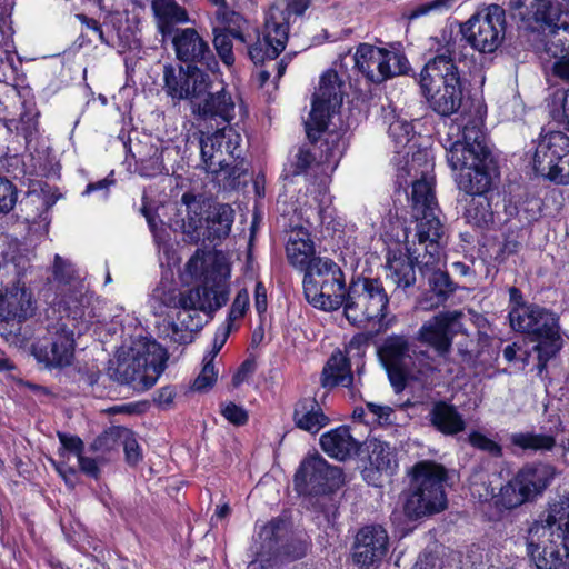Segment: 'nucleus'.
<instances>
[{"instance_id":"obj_1","label":"nucleus","mask_w":569,"mask_h":569,"mask_svg":"<svg viewBox=\"0 0 569 569\" xmlns=\"http://www.w3.org/2000/svg\"><path fill=\"white\" fill-rule=\"evenodd\" d=\"M433 161L429 152L418 150L412 153L410 161L401 168L398 173L399 179L412 177L410 209L411 217L416 221L417 241L423 247L420 271L428 277L436 301L428 303L427 300L420 302L422 309H431L443 303L449 293L453 291L452 283L447 272L443 271L446 259L442 248V238L445 228L438 217L439 207L435 196Z\"/></svg>"},{"instance_id":"obj_2","label":"nucleus","mask_w":569,"mask_h":569,"mask_svg":"<svg viewBox=\"0 0 569 569\" xmlns=\"http://www.w3.org/2000/svg\"><path fill=\"white\" fill-rule=\"evenodd\" d=\"M528 27L547 34L546 53L555 59L550 67L552 74L569 82V24H558L561 11L550 0H509Z\"/></svg>"},{"instance_id":"obj_3","label":"nucleus","mask_w":569,"mask_h":569,"mask_svg":"<svg viewBox=\"0 0 569 569\" xmlns=\"http://www.w3.org/2000/svg\"><path fill=\"white\" fill-rule=\"evenodd\" d=\"M456 43L447 47L430 59L419 74V86L430 108L440 116L448 117L461 107L463 88L453 59Z\"/></svg>"},{"instance_id":"obj_4","label":"nucleus","mask_w":569,"mask_h":569,"mask_svg":"<svg viewBox=\"0 0 569 569\" xmlns=\"http://www.w3.org/2000/svg\"><path fill=\"white\" fill-rule=\"evenodd\" d=\"M167 359L166 349L156 340L142 337L119 353L113 376L121 383L149 389L164 370Z\"/></svg>"},{"instance_id":"obj_5","label":"nucleus","mask_w":569,"mask_h":569,"mask_svg":"<svg viewBox=\"0 0 569 569\" xmlns=\"http://www.w3.org/2000/svg\"><path fill=\"white\" fill-rule=\"evenodd\" d=\"M411 476V488L402 496L403 516L417 520L443 511L447 508L445 468L432 461H421L415 465Z\"/></svg>"},{"instance_id":"obj_6","label":"nucleus","mask_w":569,"mask_h":569,"mask_svg":"<svg viewBox=\"0 0 569 569\" xmlns=\"http://www.w3.org/2000/svg\"><path fill=\"white\" fill-rule=\"evenodd\" d=\"M343 312L347 320L359 328L382 325L386 318L389 297L378 279H353L343 300Z\"/></svg>"},{"instance_id":"obj_7","label":"nucleus","mask_w":569,"mask_h":569,"mask_svg":"<svg viewBox=\"0 0 569 569\" xmlns=\"http://www.w3.org/2000/svg\"><path fill=\"white\" fill-rule=\"evenodd\" d=\"M341 268L329 258H318L303 277V292L315 308L332 311L340 308L347 295Z\"/></svg>"},{"instance_id":"obj_8","label":"nucleus","mask_w":569,"mask_h":569,"mask_svg":"<svg viewBox=\"0 0 569 569\" xmlns=\"http://www.w3.org/2000/svg\"><path fill=\"white\" fill-rule=\"evenodd\" d=\"M37 301L32 290L21 279L1 282L0 335L11 345H22L21 323L33 317Z\"/></svg>"},{"instance_id":"obj_9","label":"nucleus","mask_w":569,"mask_h":569,"mask_svg":"<svg viewBox=\"0 0 569 569\" xmlns=\"http://www.w3.org/2000/svg\"><path fill=\"white\" fill-rule=\"evenodd\" d=\"M531 167L537 176L555 184H569V136L542 130L532 141Z\"/></svg>"},{"instance_id":"obj_10","label":"nucleus","mask_w":569,"mask_h":569,"mask_svg":"<svg viewBox=\"0 0 569 569\" xmlns=\"http://www.w3.org/2000/svg\"><path fill=\"white\" fill-rule=\"evenodd\" d=\"M230 273V268L224 266L221 269L222 279L212 284L207 282L184 292L158 287L153 290L152 298L172 309H192L193 312L213 313L224 306L229 299L230 286L228 280Z\"/></svg>"},{"instance_id":"obj_11","label":"nucleus","mask_w":569,"mask_h":569,"mask_svg":"<svg viewBox=\"0 0 569 569\" xmlns=\"http://www.w3.org/2000/svg\"><path fill=\"white\" fill-rule=\"evenodd\" d=\"M241 136L232 127L201 139V158L204 168L213 174L224 173L228 179H237L246 171L241 159Z\"/></svg>"},{"instance_id":"obj_12","label":"nucleus","mask_w":569,"mask_h":569,"mask_svg":"<svg viewBox=\"0 0 569 569\" xmlns=\"http://www.w3.org/2000/svg\"><path fill=\"white\" fill-rule=\"evenodd\" d=\"M342 82L333 70L321 76L319 87L313 94L309 119L306 121V132L310 140L316 141L319 133L325 132L331 118L342 104Z\"/></svg>"},{"instance_id":"obj_13","label":"nucleus","mask_w":569,"mask_h":569,"mask_svg":"<svg viewBox=\"0 0 569 569\" xmlns=\"http://www.w3.org/2000/svg\"><path fill=\"white\" fill-rule=\"evenodd\" d=\"M505 10L491 4L472 16L462 27L463 38L480 52H493L505 38Z\"/></svg>"},{"instance_id":"obj_14","label":"nucleus","mask_w":569,"mask_h":569,"mask_svg":"<svg viewBox=\"0 0 569 569\" xmlns=\"http://www.w3.org/2000/svg\"><path fill=\"white\" fill-rule=\"evenodd\" d=\"M357 69L372 82H382L407 70L408 60L399 51L361 43L355 53Z\"/></svg>"},{"instance_id":"obj_15","label":"nucleus","mask_w":569,"mask_h":569,"mask_svg":"<svg viewBox=\"0 0 569 569\" xmlns=\"http://www.w3.org/2000/svg\"><path fill=\"white\" fill-rule=\"evenodd\" d=\"M288 34L286 11L280 6H271L266 13L262 36L248 47L252 62L258 64L276 59L284 50Z\"/></svg>"},{"instance_id":"obj_16","label":"nucleus","mask_w":569,"mask_h":569,"mask_svg":"<svg viewBox=\"0 0 569 569\" xmlns=\"http://www.w3.org/2000/svg\"><path fill=\"white\" fill-rule=\"evenodd\" d=\"M49 337L32 346V355L46 368H64L74 358V331L67 322H60L48 331Z\"/></svg>"},{"instance_id":"obj_17","label":"nucleus","mask_w":569,"mask_h":569,"mask_svg":"<svg viewBox=\"0 0 569 569\" xmlns=\"http://www.w3.org/2000/svg\"><path fill=\"white\" fill-rule=\"evenodd\" d=\"M488 156L486 134L475 122L466 124L461 139L455 141L447 150L449 166L459 172L487 163Z\"/></svg>"},{"instance_id":"obj_18","label":"nucleus","mask_w":569,"mask_h":569,"mask_svg":"<svg viewBox=\"0 0 569 569\" xmlns=\"http://www.w3.org/2000/svg\"><path fill=\"white\" fill-rule=\"evenodd\" d=\"M342 483V472L331 467L322 457L305 459L295 476V487L299 493L318 495L333 490Z\"/></svg>"},{"instance_id":"obj_19","label":"nucleus","mask_w":569,"mask_h":569,"mask_svg":"<svg viewBox=\"0 0 569 569\" xmlns=\"http://www.w3.org/2000/svg\"><path fill=\"white\" fill-rule=\"evenodd\" d=\"M417 237L410 240L409 233L405 232L403 246L400 242H392L386 252L387 277L401 288H409L416 282L415 266L420 268L422 254L416 248Z\"/></svg>"},{"instance_id":"obj_20","label":"nucleus","mask_w":569,"mask_h":569,"mask_svg":"<svg viewBox=\"0 0 569 569\" xmlns=\"http://www.w3.org/2000/svg\"><path fill=\"white\" fill-rule=\"evenodd\" d=\"M461 318V311L439 312L421 326L417 339L443 356L450 351L455 335L462 329Z\"/></svg>"},{"instance_id":"obj_21","label":"nucleus","mask_w":569,"mask_h":569,"mask_svg":"<svg viewBox=\"0 0 569 569\" xmlns=\"http://www.w3.org/2000/svg\"><path fill=\"white\" fill-rule=\"evenodd\" d=\"M177 58L183 62H201L216 72L219 63L212 54L209 44L193 28L177 30L172 38Z\"/></svg>"},{"instance_id":"obj_22","label":"nucleus","mask_w":569,"mask_h":569,"mask_svg":"<svg viewBox=\"0 0 569 569\" xmlns=\"http://www.w3.org/2000/svg\"><path fill=\"white\" fill-rule=\"evenodd\" d=\"M388 535L381 526H368L356 536L353 561L360 567H371L382 560L388 551Z\"/></svg>"},{"instance_id":"obj_23","label":"nucleus","mask_w":569,"mask_h":569,"mask_svg":"<svg viewBox=\"0 0 569 569\" xmlns=\"http://www.w3.org/2000/svg\"><path fill=\"white\" fill-rule=\"evenodd\" d=\"M286 257L291 267L305 273L310 270L316 257V247L310 232L302 227L290 231L286 243Z\"/></svg>"},{"instance_id":"obj_24","label":"nucleus","mask_w":569,"mask_h":569,"mask_svg":"<svg viewBox=\"0 0 569 569\" xmlns=\"http://www.w3.org/2000/svg\"><path fill=\"white\" fill-rule=\"evenodd\" d=\"M531 340L536 342L533 350L538 355V370L541 373L549 360L555 358L563 347V339L560 335L559 318L556 315L533 336Z\"/></svg>"},{"instance_id":"obj_25","label":"nucleus","mask_w":569,"mask_h":569,"mask_svg":"<svg viewBox=\"0 0 569 569\" xmlns=\"http://www.w3.org/2000/svg\"><path fill=\"white\" fill-rule=\"evenodd\" d=\"M556 313L541 308L537 305L513 306L509 311V322L511 328L521 333L533 336L545 323Z\"/></svg>"},{"instance_id":"obj_26","label":"nucleus","mask_w":569,"mask_h":569,"mask_svg":"<svg viewBox=\"0 0 569 569\" xmlns=\"http://www.w3.org/2000/svg\"><path fill=\"white\" fill-rule=\"evenodd\" d=\"M556 469L547 463L526 465L517 473V482L529 500L540 496L555 479Z\"/></svg>"},{"instance_id":"obj_27","label":"nucleus","mask_w":569,"mask_h":569,"mask_svg":"<svg viewBox=\"0 0 569 569\" xmlns=\"http://www.w3.org/2000/svg\"><path fill=\"white\" fill-rule=\"evenodd\" d=\"M156 26L162 37L171 36L178 24L190 21L188 11L176 0H151Z\"/></svg>"},{"instance_id":"obj_28","label":"nucleus","mask_w":569,"mask_h":569,"mask_svg":"<svg viewBox=\"0 0 569 569\" xmlns=\"http://www.w3.org/2000/svg\"><path fill=\"white\" fill-rule=\"evenodd\" d=\"M236 102L224 88L216 93H209L201 101L196 102L193 114L202 119L220 118L224 122H231L234 118Z\"/></svg>"},{"instance_id":"obj_29","label":"nucleus","mask_w":569,"mask_h":569,"mask_svg":"<svg viewBox=\"0 0 569 569\" xmlns=\"http://www.w3.org/2000/svg\"><path fill=\"white\" fill-rule=\"evenodd\" d=\"M292 419L298 429L310 435H317L330 423L329 417L315 398L299 400L295 406Z\"/></svg>"},{"instance_id":"obj_30","label":"nucleus","mask_w":569,"mask_h":569,"mask_svg":"<svg viewBox=\"0 0 569 569\" xmlns=\"http://www.w3.org/2000/svg\"><path fill=\"white\" fill-rule=\"evenodd\" d=\"M321 449L331 458L346 460L359 450V442L351 436L348 427L340 426L320 437Z\"/></svg>"},{"instance_id":"obj_31","label":"nucleus","mask_w":569,"mask_h":569,"mask_svg":"<svg viewBox=\"0 0 569 569\" xmlns=\"http://www.w3.org/2000/svg\"><path fill=\"white\" fill-rule=\"evenodd\" d=\"M542 529L549 530L552 537L562 541L563 549H567V541L569 540V497H562L549 505Z\"/></svg>"},{"instance_id":"obj_32","label":"nucleus","mask_w":569,"mask_h":569,"mask_svg":"<svg viewBox=\"0 0 569 569\" xmlns=\"http://www.w3.org/2000/svg\"><path fill=\"white\" fill-rule=\"evenodd\" d=\"M352 345L346 348V352L341 350L335 351L321 375V385L325 388L342 385L348 387L352 383L353 377L350 370V363L346 353L350 352Z\"/></svg>"},{"instance_id":"obj_33","label":"nucleus","mask_w":569,"mask_h":569,"mask_svg":"<svg viewBox=\"0 0 569 569\" xmlns=\"http://www.w3.org/2000/svg\"><path fill=\"white\" fill-rule=\"evenodd\" d=\"M347 148V141L342 133L337 131L325 132V138L319 146L320 154L317 166L325 174L332 173L339 164Z\"/></svg>"},{"instance_id":"obj_34","label":"nucleus","mask_w":569,"mask_h":569,"mask_svg":"<svg viewBox=\"0 0 569 569\" xmlns=\"http://www.w3.org/2000/svg\"><path fill=\"white\" fill-rule=\"evenodd\" d=\"M431 425L446 436H453L465 430L466 422L455 406L445 401L436 402L430 412Z\"/></svg>"},{"instance_id":"obj_35","label":"nucleus","mask_w":569,"mask_h":569,"mask_svg":"<svg viewBox=\"0 0 569 569\" xmlns=\"http://www.w3.org/2000/svg\"><path fill=\"white\" fill-rule=\"evenodd\" d=\"M276 530L277 525L272 521L260 528L258 532L260 550L257 552V558L249 563L247 569H268L277 563L279 553Z\"/></svg>"},{"instance_id":"obj_36","label":"nucleus","mask_w":569,"mask_h":569,"mask_svg":"<svg viewBox=\"0 0 569 569\" xmlns=\"http://www.w3.org/2000/svg\"><path fill=\"white\" fill-rule=\"evenodd\" d=\"M228 340L227 329L216 332L212 341V349L203 357V367L199 376L193 381V389L204 391L211 388L218 378L213 360Z\"/></svg>"},{"instance_id":"obj_37","label":"nucleus","mask_w":569,"mask_h":569,"mask_svg":"<svg viewBox=\"0 0 569 569\" xmlns=\"http://www.w3.org/2000/svg\"><path fill=\"white\" fill-rule=\"evenodd\" d=\"M458 188L467 196H487L491 189V176L487 170V163L459 172L456 177Z\"/></svg>"},{"instance_id":"obj_38","label":"nucleus","mask_w":569,"mask_h":569,"mask_svg":"<svg viewBox=\"0 0 569 569\" xmlns=\"http://www.w3.org/2000/svg\"><path fill=\"white\" fill-rule=\"evenodd\" d=\"M190 68L186 69L182 67L176 68L171 64H167L163 68V80L166 93L176 100H188L190 97L189 84L191 79Z\"/></svg>"},{"instance_id":"obj_39","label":"nucleus","mask_w":569,"mask_h":569,"mask_svg":"<svg viewBox=\"0 0 569 569\" xmlns=\"http://www.w3.org/2000/svg\"><path fill=\"white\" fill-rule=\"evenodd\" d=\"M409 345L406 338L390 337L383 346V355L390 367L400 368L405 375L412 376V359L409 353Z\"/></svg>"},{"instance_id":"obj_40","label":"nucleus","mask_w":569,"mask_h":569,"mask_svg":"<svg viewBox=\"0 0 569 569\" xmlns=\"http://www.w3.org/2000/svg\"><path fill=\"white\" fill-rule=\"evenodd\" d=\"M182 202L187 207V217L183 219V232L189 234L192 239H199L202 233L200 230L206 224V217L208 214L207 204L196 199L194 196L184 193Z\"/></svg>"},{"instance_id":"obj_41","label":"nucleus","mask_w":569,"mask_h":569,"mask_svg":"<svg viewBox=\"0 0 569 569\" xmlns=\"http://www.w3.org/2000/svg\"><path fill=\"white\" fill-rule=\"evenodd\" d=\"M233 223V211L227 204L216 207L206 217V231L202 232L207 238L227 237Z\"/></svg>"},{"instance_id":"obj_42","label":"nucleus","mask_w":569,"mask_h":569,"mask_svg":"<svg viewBox=\"0 0 569 569\" xmlns=\"http://www.w3.org/2000/svg\"><path fill=\"white\" fill-rule=\"evenodd\" d=\"M192 309H179L176 321L169 326L173 341L186 345L192 341L193 332L200 328V321L191 315Z\"/></svg>"},{"instance_id":"obj_43","label":"nucleus","mask_w":569,"mask_h":569,"mask_svg":"<svg viewBox=\"0 0 569 569\" xmlns=\"http://www.w3.org/2000/svg\"><path fill=\"white\" fill-rule=\"evenodd\" d=\"M529 550L536 560L538 569H560L563 566V557L568 555V548L550 545L540 548L533 542L529 543Z\"/></svg>"},{"instance_id":"obj_44","label":"nucleus","mask_w":569,"mask_h":569,"mask_svg":"<svg viewBox=\"0 0 569 569\" xmlns=\"http://www.w3.org/2000/svg\"><path fill=\"white\" fill-rule=\"evenodd\" d=\"M370 463L380 471H390L397 467L395 449L385 441L370 439L367 442Z\"/></svg>"},{"instance_id":"obj_45","label":"nucleus","mask_w":569,"mask_h":569,"mask_svg":"<svg viewBox=\"0 0 569 569\" xmlns=\"http://www.w3.org/2000/svg\"><path fill=\"white\" fill-rule=\"evenodd\" d=\"M388 132L398 154L402 152L409 154L416 147L413 127L408 120L395 118L389 124Z\"/></svg>"},{"instance_id":"obj_46","label":"nucleus","mask_w":569,"mask_h":569,"mask_svg":"<svg viewBox=\"0 0 569 569\" xmlns=\"http://www.w3.org/2000/svg\"><path fill=\"white\" fill-rule=\"evenodd\" d=\"M465 199V218L471 224L477 227L487 226L492 221L493 213L487 196H469Z\"/></svg>"},{"instance_id":"obj_47","label":"nucleus","mask_w":569,"mask_h":569,"mask_svg":"<svg viewBox=\"0 0 569 569\" xmlns=\"http://www.w3.org/2000/svg\"><path fill=\"white\" fill-rule=\"evenodd\" d=\"M513 446L523 450L545 451L551 450L556 445L555 437L535 432H516L510 436Z\"/></svg>"},{"instance_id":"obj_48","label":"nucleus","mask_w":569,"mask_h":569,"mask_svg":"<svg viewBox=\"0 0 569 569\" xmlns=\"http://www.w3.org/2000/svg\"><path fill=\"white\" fill-rule=\"evenodd\" d=\"M128 437V428L113 426L102 432L91 443V450L106 455L121 446L122 438Z\"/></svg>"},{"instance_id":"obj_49","label":"nucleus","mask_w":569,"mask_h":569,"mask_svg":"<svg viewBox=\"0 0 569 569\" xmlns=\"http://www.w3.org/2000/svg\"><path fill=\"white\" fill-rule=\"evenodd\" d=\"M526 501H529V499L518 485L516 476L501 487L497 496V505L507 509L516 508Z\"/></svg>"},{"instance_id":"obj_50","label":"nucleus","mask_w":569,"mask_h":569,"mask_svg":"<svg viewBox=\"0 0 569 569\" xmlns=\"http://www.w3.org/2000/svg\"><path fill=\"white\" fill-rule=\"evenodd\" d=\"M249 305H250L249 292L247 289H241L237 293V296L231 305V308L229 310V313H228V317H227L224 323H222L217 329L216 332H220L221 330L227 329L228 337H229L231 331L234 328V322L244 317V315L249 308Z\"/></svg>"},{"instance_id":"obj_51","label":"nucleus","mask_w":569,"mask_h":569,"mask_svg":"<svg viewBox=\"0 0 569 569\" xmlns=\"http://www.w3.org/2000/svg\"><path fill=\"white\" fill-rule=\"evenodd\" d=\"M190 83H193V87L189 86L188 88L190 92L188 100H190L193 109L196 107V102L201 101L210 93L211 81L208 74L198 67L192 66V68H190Z\"/></svg>"},{"instance_id":"obj_52","label":"nucleus","mask_w":569,"mask_h":569,"mask_svg":"<svg viewBox=\"0 0 569 569\" xmlns=\"http://www.w3.org/2000/svg\"><path fill=\"white\" fill-rule=\"evenodd\" d=\"M550 116L559 122H563L569 131V89L553 93L548 103Z\"/></svg>"},{"instance_id":"obj_53","label":"nucleus","mask_w":569,"mask_h":569,"mask_svg":"<svg viewBox=\"0 0 569 569\" xmlns=\"http://www.w3.org/2000/svg\"><path fill=\"white\" fill-rule=\"evenodd\" d=\"M62 303L64 305V310L68 311V318H71L72 321H78L84 317V307L88 303V298L81 288L64 296Z\"/></svg>"},{"instance_id":"obj_54","label":"nucleus","mask_w":569,"mask_h":569,"mask_svg":"<svg viewBox=\"0 0 569 569\" xmlns=\"http://www.w3.org/2000/svg\"><path fill=\"white\" fill-rule=\"evenodd\" d=\"M214 38H213V46L214 49L220 57L221 61L227 66L231 67L234 63V54H233V46L232 41L230 39V36L224 30H217L213 31Z\"/></svg>"},{"instance_id":"obj_55","label":"nucleus","mask_w":569,"mask_h":569,"mask_svg":"<svg viewBox=\"0 0 569 569\" xmlns=\"http://www.w3.org/2000/svg\"><path fill=\"white\" fill-rule=\"evenodd\" d=\"M468 441L473 448L485 451L492 457H500L502 455L501 446L480 431L472 430L468 435Z\"/></svg>"},{"instance_id":"obj_56","label":"nucleus","mask_w":569,"mask_h":569,"mask_svg":"<svg viewBox=\"0 0 569 569\" xmlns=\"http://www.w3.org/2000/svg\"><path fill=\"white\" fill-rule=\"evenodd\" d=\"M17 188L7 178L0 177V213L10 212L17 202Z\"/></svg>"},{"instance_id":"obj_57","label":"nucleus","mask_w":569,"mask_h":569,"mask_svg":"<svg viewBox=\"0 0 569 569\" xmlns=\"http://www.w3.org/2000/svg\"><path fill=\"white\" fill-rule=\"evenodd\" d=\"M367 415L371 416V422L378 425H391L395 420V411L389 406H381L375 402L366 403Z\"/></svg>"},{"instance_id":"obj_58","label":"nucleus","mask_w":569,"mask_h":569,"mask_svg":"<svg viewBox=\"0 0 569 569\" xmlns=\"http://www.w3.org/2000/svg\"><path fill=\"white\" fill-rule=\"evenodd\" d=\"M313 202L317 204V216L319 217L320 221L325 223L328 219L332 218L331 212V204L332 199L330 194L328 193V190L326 187H322L319 189L318 194L313 196L312 198Z\"/></svg>"},{"instance_id":"obj_59","label":"nucleus","mask_w":569,"mask_h":569,"mask_svg":"<svg viewBox=\"0 0 569 569\" xmlns=\"http://www.w3.org/2000/svg\"><path fill=\"white\" fill-rule=\"evenodd\" d=\"M221 413L230 423H233L236 426H242L248 421L247 410L243 407L238 406L233 402L222 405Z\"/></svg>"},{"instance_id":"obj_60","label":"nucleus","mask_w":569,"mask_h":569,"mask_svg":"<svg viewBox=\"0 0 569 569\" xmlns=\"http://www.w3.org/2000/svg\"><path fill=\"white\" fill-rule=\"evenodd\" d=\"M458 0H430L417 8L416 14L423 16L430 12L443 13L451 9Z\"/></svg>"},{"instance_id":"obj_61","label":"nucleus","mask_w":569,"mask_h":569,"mask_svg":"<svg viewBox=\"0 0 569 569\" xmlns=\"http://www.w3.org/2000/svg\"><path fill=\"white\" fill-rule=\"evenodd\" d=\"M425 373L426 371L422 369H419L417 373L412 370V376L405 375L403 370L400 368L390 367L389 369V378L396 392H399L403 389L406 379H420V375Z\"/></svg>"},{"instance_id":"obj_62","label":"nucleus","mask_w":569,"mask_h":569,"mask_svg":"<svg viewBox=\"0 0 569 569\" xmlns=\"http://www.w3.org/2000/svg\"><path fill=\"white\" fill-rule=\"evenodd\" d=\"M121 446H123L126 458L129 463L134 465L140 460L141 456L139 445L131 430L128 429V437L122 438Z\"/></svg>"},{"instance_id":"obj_63","label":"nucleus","mask_w":569,"mask_h":569,"mask_svg":"<svg viewBox=\"0 0 569 569\" xmlns=\"http://www.w3.org/2000/svg\"><path fill=\"white\" fill-rule=\"evenodd\" d=\"M148 224L150 227L151 232L153 233V238L156 243L159 246V249L163 250L164 253L168 252V233L162 226H158L156 219L153 217H147ZM162 224V222L160 223Z\"/></svg>"},{"instance_id":"obj_64","label":"nucleus","mask_w":569,"mask_h":569,"mask_svg":"<svg viewBox=\"0 0 569 569\" xmlns=\"http://www.w3.org/2000/svg\"><path fill=\"white\" fill-rule=\"evenodd\" d=\"M59 440L63 448L77 456V458L83 452V441L77 436H69L66 433H58Z\"/></svg>"}]
</instances>
